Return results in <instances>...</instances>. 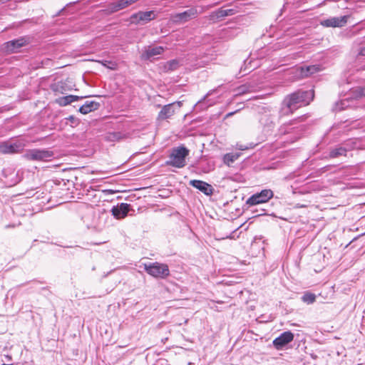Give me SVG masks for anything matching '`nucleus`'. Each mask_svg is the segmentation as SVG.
<instances>
[{"mask_svg": "<svg viewBox=\"0 0 365 365\" xmlns=\"http://www.w3.org/2000/svg\"><path fill=\"white\" fill-rule=\"evenodd\" d=\"M347 16L331 17L321 21V25L325 27H341L347 22Z\"/></svg>", "mask_w": 365, "mask_h": 365, "instance_id": "9b49d317", "label": "nucleus"}, {"mask_svg": "<svg viewBox=\"0 0 365 365\" xmlns=\"http://www.w3.org/2000/svg\"><path fill=\"white\" fill-rule=\"evenodd\" d=\"M319 71H321V68L319 66L312 65L296 68L294 70V74L297 78H302L308 77L315 73L319 72Z\"/></svg>", "mask_w": 365, "mask_h": 365, "instance_id": "9d476101", "label": "nucleus"}, {"mask_svg": "<svg viewBox=\"0 0 365 365\" xmlns=\"http://www.w3.org/2000/svg\"><path fill=\"white\" fill-rule=\"evenodd\" d=\"M24 145L21 143H3L0 145V153L4 154L14 153L21 151Z\"/></svg>", "mask_w": 365, "mask_h": 365, "instance_id": "ddd939ff", "label": "nucleus"}, {"mask_svg": "<svg viewBox=\"0 0 365 365\" xmlns=\"http://www.w3.org/2000/svg\"><path fill=\"white\" fill-rule=\"evenodd\" d=\"M240 150H245V149H246V148L240 147Z\"/></svg>", "mask_w": 365, "mask_h": 365, "instance_id": "473e14b6", "label": "nucleus"}, {"mask_svg": "<svg viewBox=\"0 0 365 365\" xmlns=\"http://www.w3.org/2000/svg\"><path fill=\"white\" fill-rule=\"evenodd\" d=\"M102 64L104 66H106L108 67V68L110 69H112V70H114L116 68V63H114V62H112V61H103L102 62Z\"/></svg>", "mask_w": 365, "mask_h": 365, "instance_id": "393cba45", "label": "nucleus"}, {"mask_svg": "<svg viewBox=\"0 0 365 365\" xmlns=\"http://www.w3.org/2000/svg\"><path fill=\"white\" fill-rule=\"evenodd\" d=\"M137 1H138V0H126V2H127V4H128V5L129 6V5H130V4H132L135 3V2H136Z\"/></svg>", "mask_w": 365, "mask_h": 365, "instance_id": "c756f323", "label": "nucleus"}, {"mask_svg": "<svg viewBox=\"0 0 365 365\" xmlns=\"http://www.w3.org/2000/svg\"><path fill=\"white\" fill-rule=\"evenodd\" d=\"M293 339L294 334L291 331H284L274 339L273 345L277 349L280 350Z\"/></svg>", "mask_w": 365, "mask_h": 365, "instance_id": "6e6552de", "label": "nucleus"}, {"mask_svg": "<svg viewBox=\"0 0 365 365\" xmlns=\"http://www.w3.org/2000/svg\"><path fill=\"white\" fill-rule=\"evenodd\" d=\"M314 98V91H297L284 100V103L292 111L299 107L308 105Z\"/></svg>", "mask_w": 365, "mask_h": 365, "instance_id": "f257e3e1", "label": "nucleus"}, {"mask_svg": "<svg viewBox=\"0 0 365 365\" xmlns=\"http://www.w3.org/2000/svg\"><path fill=\"white\" fill-rule=\"evenodd\" d=\"M104 192H108V193H111V194H113L115 192V191L112 190H104Z\"/></svg>", "mask_w": 365, "mask_h": 365, "instance_id": "7c9ffc66", "label": "nucleus"}, {"mask_svg": "<svg viewBox=\"0 0 365 365\" xmlns=\"http://www.w3.org/2000/svg\"><path fill=\"white\" fill-rule=\"evenodd\" d=\"M240 155V153H227L224 156V162L225 164L230 165L232 163L235 162Z\"/></svg>", "mask_w": 365, "mask_h": 365, "instance_id": "aec40b11", "label": "nucleus"}, {"mask_svg": "<svg viewBox=\"0 0 365 365\" xmlns=\"http://www.w3.org/2000/svg\"><path fill=\"white\" fill-rule=\"evenodd\" d=\"M188 154L189 150L185 147L174 148L170 155L168 164L178 168H182L185 165V158Z\"/></svg>", "mask_w": 365, "mask_h": 365, "instance_id": "f03ea898", "label": "nucleus"}, {"mask_svg": "<svg viewBox=\"0 0 365 365\" xmlns=\"http://www.w3.org/2000/svg\"><path fill=\"white\" fill-rule=\"evenodd\" d=\"M130 210V205L127 203H120L114 206L112 210V214L116 219L124 218Z\"/></svg>", "mask_w": 365, "mask_h": 365, "instance_id": "4468645a", "label": "nucleus"}, {"mask_svg": "<svg viewBox=\"0 0 365 365\" xmlns=\"http://www.w3.org/2000/svg\"><path fill=\"white\" fill-rule=\"evenodd\" d=\"M198 14L199 11L196 8H191L184 12L171 15L170 20L175 24H182L196 18Z\"/></svg>", "mask_w": 365, "mask_h": 365, "instance_id": "39448f33", "label": "nucleus"}, {"mask_svg": "<svg viewBox=\"0 0 365 365\" xmlns=\"http://www.w3.org/2000/svg\"><path fill=\"white\" fill-rule=\"evenodd\" d=\"M346 152V150L344 148H339L333 150L331 152L330 155L332 158H335V157H337L339 155H345Z\"/></svg>", "mask_w": 365, "mask_h": 365, "instance_id": "5701e85b", "label": "nucleus"}, {"mask_svg": "<svg viewBox=\"0 0 365 365\" xmlns=\"http://www.w3.org/2000/svg\"><path fill=\"white\" fill-rule=\"evenodd\" d=\"M355 98L365 97V88L358 87L353 91Z\"/></svg>", "mask_w": 365, "mask_h": 365, "instance_id": "b1692460", "label": "nucleus"}, {"mask_svg": "<svg viewBox=\"0 0 365 365\" xmlns=\"http://www.w3.org/2000/svg\"><path fill=\"white\" fill-rule=\"evenodd\" d=\"M70 96L71 97V101L72 102H75L76 101H78V99L80 98H83V97H80V96H73V95H70Z\"/></svg>", "mask_w": 365, "mask_h": 365, "instance_id": "cd10ccee", "label": "nucleus"}, {"mask_svg": "<svg viewBox=\"0 0 365 365\" xmlns=\"http://www.w3.org/2000/svg\"><path fill=\"white\" fill-rule=\"evenodd\" d=\"M71 96H63V97H61V98H58L57 100H56V102L58 104H59L60 106H67L68 105L69 103H72V101H71Z\"/></svg>", "mask_w": 365, "mask_h": 365, "instance_id": "4be33fe9", "label": "nucleus"}, {"mask_svg": "<svg viewBox=\"0 0 365 365\" xmlns=\"http://www.w3.org/2000/svg\"><path fill=\"white\" fill-rule=\"evenodd\" d=\"M113 137L115 138H116L117 140H120L123 138V135L120 133H113Z\"/></svg>", "mask_w": 365, "mask_h": 365, "instance_id": "c85d7f7f", "label": "nucleus"}, {"mask_svg": "<svg viewBox=\"0 0 365 365\" xmlns=\"http://www.w3.org/2000/svg\"><path fill=\"white\" fill-rule=\"evenodd\" d=\"M232 14L233 12L232 9L222 10L220 11V16H225Z\"/></svg>", "mask_w": 365, "mask_h": 365, "instance_id": "bb28decb", "label": "nucleus"}, {"mask_svg": "<svg viewBox=\"0 0 365 365\" xmlns=\"http://www.w3.org/2000/svg\"><path fill=\"white\" fill-rule=\"evenodd\" d=\"M53 153L47 150L33 149L29 150L24 155V157L31 160H47L51 158Z\"/></svg>", "mask_w": 365, "mask_h": 365, "instance_id": "423d86ee", "label": "nucleus"}, {"mask_svg": "<svg viewBox=\"0 0 365 365\" xmlns=\"http://www.w3.org/2000/svg\"><path fill=\"white\" fill-rule=\"evenodd\" d=\"M273 192L269 189H265L260 192H257L252 195L247 200V204L253 206L261 203H264L273 197Z\"/></svg>", "mask_w": 365, "mask_h": 365, "instance_id": "20e7f679", "label": "nucleus"}, {"mask_svg": "<svg viewBox=\"0 0 365 365\" xmlns=\"http://www.w3.org/2000/svg\"><path fill=\"white\" fill-rule=\"evenodd\" d=\"M26 41L24 38L12 40L3 44L1 49L7 53L16 52L21 47L26 45Z\"/></svg>", "mask_w": 365, "mask_h": 365, "instance_id": "1a4fd4ad", "label": "nucleus"}, {"mask_svg": "<svg viewBox=\"0 0 365 365\" xmlns=\"http://www.w3.org/2000/svg\"><path fill=\"white\" fill-rule=\"evenodd\" d=\"M302 300L308 304H312L316 300V295L311 292H306L302 297Z\"/></svg>", "mask_w": 365, "mask_h": 365, "instance_id": "412c9836", "label": "nucleus"}, {"mask_svg": "<svg viewBox=\"0 0 365 365\" xmlns=\"http://www.w3.org/2000/svg\"><path fill=\"white\" fill-rule=\"evenodd\" d=\"M145 270L153 277L165 278L170 274L168 266L165 264L154 262L144 264Z\"/></svg>", "mask_w": 365, "mask_h": 365, "instance_id": "7ed1b4c3", "label": "nucleus"}, {"mask_svg": "<svg viewBox=\"0 0 365 365\" xmlns=\"http://www.w3.org/2000/svg\"><path fill=\"white\" fill-rule=\"evenodd\" d=\"M165 48L163 46H148L145 48L142 54V58L144 59H148L151 57H154L158 55H160L165 51Z\"/></svg>", "mask_w": 365, "mask_h": 365, "instance_id": "dca6fc26", "label": "nucleus"}, {"mask_svg": "<svg viewBox=\"0 0 365 365\" xmlns=\"http://www.w3.org/2000/svg\"><path fill=\"white\" fill-rule=\"evenodd\" d=\"M181 106V102L173 103L168 104L163 107L158 114V118L165 120L172 116L175 110V108H180Z\"/></svg>", "mask_w": 365, "mask_h": 365, "instance_id": "f8f14e48", "label": "nucleus"}, {"mask_svg": "<svg viewBox=\"0 0 365 365\" xmlns=\"http://www.w3.org/2000/svg\"><path fill=\"white\" fill-rule=\"evenodd\" d=\"M361 56H365V48H362L359 53Z\"/></svg>", "mask_w": 365, "mask_h": 365, "instance_id": "2f4dec72", "label": "nucleus"}, {"mask_svg": "<svg viewBox=\"0 0 365 365\" xmlns=\"http://www.w3.org/2000/svg\"><path fill=\"white\" fill-rule=\"evenodd\" d=\"M127 6H128V5L126 2V0H119L117 2L110 4L109 10L110 13H113L120 9H123Z\"/></svg>", "mask_w": 365, "mask_h": 365, "instance_id": "a211bd4d", "label": "nucleus"}, {"mask_svg": "<svg viewBox=\"0 0 365 365\" xmlns=\"http://www.w3.org/2000/svg\"><path fill=\"white\" fill-rule=\"evenodd\" d=\"M1 365H13V364H3Z\"/></svg>", "mask_w": 365, "mask_h": 365, "instance_id": "72a5a7b5", "label": "nucleus"}, {"mask_svg": "<svg viewBox=\"0 0 365 365\" xmlns=\"http://www.w3.org/2000/svg\"><path fill=\"white\" fill-rule=\"evenodd\" d=\"M180 66L178 60H172L167 62L164 66L165 71H172L176 70Z\"/></svg>", "mask_w": 365, "mask_h": 365, "instance_id": "6ab92c4d", "label": "nucleus"}, {"mask_svg": "<svg viewBox=\"0 0 365 365\" xmlns=\"http://www.w3.org/2000/svg\"><path fill=\"white\" fill-rule=\"evenodd\" d=\"M190 184L207 195H211L212 193V187L205 182L197 180H192L190 182Z\"/></svg>", "mask_w": 365, "mask_h": 365, "instance_id": "2eb2a0df", "label": "nucleus"}, {"mask_svg": "<svg viewBox=\"0 0 365 365\" xmlns=\"http://www.w3.org/2000/svg\"><path fill=\"white\" fill-rule=\"evenodd\" d=\"M155 18V14L153 11H140L130 16V23L140 24L146 23Z\"/></svg>", "mask_w": 365, "mask_h": 365, "instance_id": "0eeeda50", "label": "nucleus"}, {"mask_svg": "<svg viewBox=\"0 0 365 365\" xmlns=\"http://www.w3.org/2000/svg\"><path fill=\"white\" fill-rule=\"evenodd\" d=\"M67 121L71 123V125H76L78 124L79 120L73 115L69 116L66 118Z\"/></svg>", "mask_w": 365, "mask_h": 365, "instance_id": "a878e982", "label": "nucleus"}, {"mask_svg": "<svg viewBox=\"0 0 365 365\" xmlns=\"http://www.w3.org/2000/svg\"><path fill=\"white\" fill-rule=\"evenodd\" d=\"M100 107V103L94 101H87L80 107L79 112L82 114H87L91 111H94Z\"/></svg>", "mask_w": 365, "mask_h": 365, "instance_id": "f3484780", "label": "nucleus"}]
</instances>
